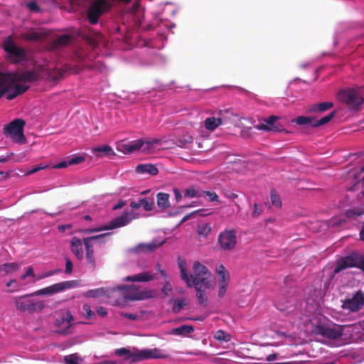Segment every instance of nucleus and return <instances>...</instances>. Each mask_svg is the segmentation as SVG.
I'll return each mask as SVG.
<instances>
[{
    "label": "nucleus",
    "instance_id": "17",
    "mask_svg": "<svg viewBox=\"0 0 364 364\" xmlns=\"http://www.w3.org/2000/svg\"><path fill=\"white\" fill-rule=\"evenodd\" d=\"M317 333L330 339H336L342 336V331L341 329L330 328L325 326H318Z\"/></svg>",
    "mask_w": 364,
    "mask_h": 364
},
{
    "label": "nucleus",
    "instance_id": "26",
    "mask_svg": "<svg viewBox=\"0 0 364 364\" xmlns=\"http://www.w3.org/2000/svg\"><path fill=\"white\" fill-rule=\"evenodd\" d=\"M46 36V33L31 29L22 35V38L28 41H38Z\"/></svg>",
    "mask_w": 364,
    "mask_h": 364
},
{
    "label": "nucleus",
    "instance_id": "34",
    "mask_svg": "<svg viewBox=\"0 0 364 364\" xmlns=\"http://www.w3.org/2000/svg\"><path fill=\"white\" fill-rule=\"evenodd\" d=\"M20 267L21 263L18 262L5 263L1 266V270L6 274H11L18 271Z\"/></svg>",
    "mask_w": 364,
    "mask_h": 364
},
{
    "label": "nucleus",
    "instance_id": "24",
    "mask_svg": "<svg viewBox=\"0 0 364 364\" xmlns=\"http://www.w3.org/2000/svg\"><path fill=\"white\" fill-rule=\"evenodd\" d=\"M135 171L140 174L148 173L151 176H155L159 173L156 166L151 164H139L136 166Z\"/></svg>",
    "mask_w": 364,
    "mask_h": 364
},
{
    "label": "nucleus",
    "instance_id": "54",
    "mask_svg": "<svg viewBox=\"0 0 364 364\" xmlns=\"http://www.w3.org/2000/svg\"><path fill=\"white\" fill-rule=\"evenodd\" d=\"M27 7L31 11L33 12H40L41 9L38 6L36 1H29L26 4Z\"/></svg>",
    "mask_w": 364,
    "mask_h": 364
},
{
    "label": "nucleus",
    "instance_id": "57",
    "mask_svg": "<svg viewBox=\"0 0 364 364\" xmlns=\"http://www.w3.org/2000/svg\"><path fill=\"white\" fill-rule=\"evenodd\" d=\"M262 213V208L259 205H258L257 203H255L253 205V212H252V217L257 218Z\"/></svg>",
    "mask_w": 364,
    "mask_h": 364
},
{
    "label": "nucleus",
    "instance_id": "6",
    "mask_svg": "<svg viewBox=\"0 0 364 364\" xmlns=\"http://www.w3.org/2000/svg\"><path fill=\"white\" fill-rule=\"evenodd\" d=\"M26 122L21 119H16L6 124L4 128V134L19 144H25L26 140L23 134V127Z\"/></svg>",
    "mask_w": 364,
    "mask_h": 364
},
{
    "label": "nucleus",
    "instance_id": "63",
    "mask_svg": "<svg viewBox=\"0 0 364 364\" xmlns=\"http://www.w3.org/2000/svg\"><path fill=\"white\" fill-rule=\"evenodd\" d=\"M97 313L100 316H105L107 314V311L105 308L100 306L97 309Z\"/></svg>",
    "mask_w": 364,
    "mask_h": 364
},
{
    "label": "nucleus",
    "instance_id": "19",
    "mask_svg": "<svg viewBox=\"0 0 364 364\" xmlns=\"http://www.w3.org/2000/svg\"><path fill=\"white\" fill-rule=\"evenodd\" d=\"M115 289L116 291H120L122 294V296L125 300L128 301H134V299H131L132 296H134L136 293H139V290L135 285H121L117 287Z\"/></svg>",
    "mask_w": 364,
    "mask_h": 364
},
{
    "label": "nucleus",
    "instance_id": "13",
    "mask_svg": "<svg viewBox=\"0 0 364 364\" xmlns=\"http://www.w3.org/2000/svg\"><path fill=\"white\" fill-rule=\"evenodd\" d=\"M364 305V293L359 290L351 298L343 301L342 308L351 312L359 311Z\"/></svg>",
    "mask_w": 364,
    "mask_h": 364
},
{
    "label": "nucleus",
    "instance_id": "60",
    "mask_svg": "<svg viewBox=\"0 0 364 364\" xmlns=\"http://www.w3.org/2000/svg\"><path fill=\"white\" fill-rule=\"evenodd\" d=\"M68 165H70V164H68V161H63L60 163H58V164H55L53 167L54 168H66Z\"/></svg>",
    "mask_w": 364,
    "mask_h": 364
},
{
    "label": "nucleus",
    "instance_id": "27",
    "mask_svg": "<svg viewBox=\"0 0 364 364\" xmlns=\"http://www.w3.org/2000/svg\"><path fill=\"white\" fill-rule=\"evenodd\" d=\"M12 87H14V90L12 92H9L6 95V99L8 100H11L14 99L15 97L22 95L29 89V86L28 85H20L16 83H15Z\"/></svg>",
    "mask_w": 364,
    "mask_h": 364
},
{
    "label": "nucleus",
    "instance_id": "39",
    "mask_svg": "<svg viewBox=\"0 0 364 364\" xmlns=\"http://www.w3.org/2000/svg\"><path fill=\"white\" fill-rule=\"evenodd\" d=\"M335 112H332L320 119H314L313 127H318L328 123L335 116Z\"/></svg>",
    "mask_w": 364,
    "mask_h": 364
},
{
    "label": "nucleus",
    "instance_id": "10",
    "mask_svg": "<svg viewBox=\"0 0 364 364\" xmlns=\"http://www.w3.org/2000/svg\"><path fill=\"white\" fill-rule=\"evenodd\" d=\"M218 243L224 251L233 250L237 245L236 231L233 229H225L220 232L218 237Z\"/></svg>",
    "mask_w": 364,
    "mask_h": 364
},
{
    "label": "nucleus",
    "instance_id": "5",
    "mask_svg": "<svg viewBox=\"0 0 364 364\" xmlns=\"http://www.w3.org/2000/svg\"><path fill=\"white\" fill-rule=\"evenodd\" d=\"M112 4L107 0H94L87 9V19L90 24L97 23L100 17L105 13L109 11Z\"/></svg>",
    "mask_w": 364,
    "mask_h": 364
},
{
    "label": "nucleus",
    "instance_id": "2",
    "mask_svg": "<svg viewBox=\"0 0 364 364\" xmlns=\"http://www.w3.org/2000/svg\"><path fill=\"white\" fill-rule=\"evenodd\" d=\"M114 354L124 359L130 360L132 363H136L147 359L167 358L169 357L165 350L159 348L138 350L133 348V351L126 348H121L114 350Z\"/></svg>",
    "mask_w": 364,
    "mask_h": 364
},
{
    "label": "nucleus",
    "instance_id": "44",
    "mask_svg": "<svg viewBox=\"0 0 364 364\" xmlns=\"http://www.w3.org/2000/svg\"><path fill=\"white\" fill-rule=\"evenodd\" d=\"M214 337L216 340L221 341L227 342L230 340V336L223 330L217 331Z\"/></svg>",
    "mask_w": 364,
    "mask_h": 364
},
{
    "label": "nucleus",
    "instance_id": "23",
    "mask_svg": "<svg viewBox=\"0 0 364 364\" xmlns=\"http://www.w3.org/2000/svg\"><path fill=\"white\" fill-rule=\"evenodd\" d=\"M156 203L159 211L162 212L167 210L171 206L169 201V194L160 192L156 195Z\"/></svg>",
    "mask_w": 364,
    "mask_h": 364
},
{
    "label": "nucleus",
    "instance_id": "20",
    "mask_svg": "<svg viewBox=\"0 0 364 364\" xmlns=\"http://www.w3.org/2000/svg\"><path fill=\"white\" fill-rule=\"evenodd\" d=\"M82 242H82V240L77 237H73L70 241L71 252L75 255L76 258L79 260H82L84 257Z\"/></svg>",
    "mask_w": 364,
    "mask_h": 364
},
{
    "label": "nucleus",
    "instance_id": "53",
    "mask_svg": "<svg viewBox=\"0 0 364 364\" xmlns=\"http://www.w3.org/2000/svg\"><path fill=\"white\" fill-rule=\"evenodd\" d=\"M77 359L78 358L75 354L66 355L64 358L65 364H78Z\"/></svg>",
    "mask_w": 364,
    "mask_h": 364
},
{
    "label": "nucleus",
    "instance_id": "3",
    "mask_svg": "<svg viewBox=\"0 0 364 364\" xmlns=\"http://www.w3.org/2000/svg\"><path fill=\"white\" fill-rule=\"evenodd\" d=\"M38 77L35 70H26L14 73H3L0 72V98L7 92L12 86L18 82H31Z\"/></svg>",
    "mask_w": 364,
    "mask_h": 364
},
{
    "label": "nucleus",
    "instance_id": "49",
    "mask_svg": "<svg viewBox=\"0 0 364 364\" xmlns=\"http://www.w3.org/2000/svg\"><path fill=\"white\" fill-rule=\"evenodd\" d=\"M229 282H218V295L219 297L222 298L225 296L228 287Z\"/></svg>",
    "mask_w": 364,
    "mask_h": 364
},
{
    "label": "nucleus",
    "instance_id": "8",
    "mask_svg": "<svg viewBox=\"0 0 364 364\" xmlns=\"http://www.w3.org/2000/svg\"><path fill=\"white\" fill-rule=\"evenodd\" d=\"M349 267H358L364 271V257L351 255L341 258L337 261L333 272L336 274Z\"/></svg>",
    "mask_w": 364,
    "mask_h": 364
},
{
    "label": "nucleus",
    "instance_id": "22",
    "mask_svg": "<svg viewBox=\"0 0 364 364\" xmlns=\"http://www.w3.org/2000/svg\"><path fill=\"white\" fill-rule=\"evenodd\" d=\"M154 205V203L153 199L151 200L145 198L139 199L137 202L132 201L129 205L132 209H138L143 207L146 211H150L153 210Z\"/></svg>",
    "mask_w": 364,
    "mask_h": 364
},
{
    "label": "nucleus",
    "instance_id": "16",
    "mask_svg": "<svg viewBox=\"0 0 364 364\" xmlns=\"http://www.w3.org/2000/svg\"><path fill=\"white\" fill-rule=\"evenodd\" d=\"M164 242H157L154 240L149 243H139L133 247L131 251L134 253H149L155 251L157 248L163 245Z\"/></svg>",
    "mask_w": 364,
    "mask_h": 364
},
{
    "label": "nucleus",
    "instance_id": "62",
    "mask_svg": "<svg viewBox=\"0 0 364 364\" xmlns=\"http://www.w3.org/2000/svg\"><path fill=\"white\" fill-rule=\"evenodd\" d=\"M173 194H174L176 201H178V202L180 201L182 198V195L181 193L180 190L177 188H174L173 189Z\"/></svg>",
    "mask_w": 364,
    "mask_h": 364
},
{
    "label": "nucleus",
    "instance_id": "61",
    "mask_svg": "<svg viewBox=\"0 0 364 364\" xmlns=\"http://www.w3.org/2000/svg\"><path fill=\"white\" fill-rule=\"evenodd\" d=\"M155 269L161 274L163 277L168 278V274H166L164 269H161L160 264H156L155 266Z\"/></svg>",
    "mask_w": 364,
    "mask_h": 364
},
{
    "label": "nucleus",
    "instance_id": "52",
    "mask_svg": "<svg viewBox=\"0 0 364 364\" xmlns=\"http://www.w3.org/2000/svg\"><path fill=\"white\" fill-rule=\"evenodd\" d=\"M85 159V157L82 156H75L68 159V164L70 165L78 164L83 162Z\"/></svg>",
    "mask_w": 364,
    "mask_h": 364
},
{
    "label": "nucleus",
    "instance_id": "32",
    "mask_svg": "<svg viewBox=\"0 0 364 364\" xmlns=\"http://www.w3.org/2000/svg\"><path fill=\"white\" fill-rule=\"evenodd\" d=\"M279 119V117L274 115H272L267 119H264V122L268 124L269 127V129L270 131L273 132H281L283 130L282 127L277 124V121Z\"/></svg>",
    "mask_w": 364,
    "mask_h": 364
},
{
    "label": "nucleus",
    "instance_id": "21",
    "mask_svg": "<svg viewBox=\"0 0 364 364\" xmlns=\"http://www.w3.org/2000/svg\"><path fill=\"white\" fill-rule=\"evenodd\" d=\"M115 293V289H107L104 287L88 290L85 296L87 298H97L102 296H110L112 294Z\"/></svg>",
    "mask_w": 364,
    "mask_h": 364
},
{
    "label": "nucleus",
    "instance_id": "35",
    "mask_svg": "<svg viewBox=\"0 0 364 364\" xmlns=\"http://www.w3.org/2000/svg\"><path fill=\"white\" fill-rule=\"evenodd\" d=\"M333 106V104L331 102H324L318 104H314L311 108V112H323L331 109Z\"/></svg>",
    "mask_w": 364,
    "mask_h": 364
},
{
    "label": "nucleus",
    "instance_id": "38",
    "mask_svg": "<svg viewBox=\"0 0 364 364\" xmlns=\"http://www.w3.org/2000/svg\"><path fill=\"white\" fill-rule=\"evenodd\" d=\"M206 289H204V288L196 289V296H197L198 303L204 307L208 306V298L205 296V290Z\"/></svg>",
    "mask_w": 364,
    "mask_h": 364
},
{
    "label": "nucleus",
    "instance_id": "7",
    "mask_svg": "<svg viewBox=\"0 0 364 364\" xmlns=\"http://www.w3.org/2000/svg\"><path fill=\"white\" fill-rule=\"evenodd\" d=\"M109 235V232H107L95 236L87 237L83 239V244L86 251V259L88 264L93 269L96 267V262L94 257V245L96 243H105V238Z\"/></svg>",
    "mask_w": 364,
    "mask_h": 364
},
{
    "label": "nucleus",
    "instance_id": "58",
    "mask_svg": "<svg viewBox=\"0 0 364 364\" xmlns=\"http://www.w3.org/2000/svg\"><path fill=\"white\" fill-rule=\"evenodd\" d=\"M121 316L124 318H127L128 319L132 320V321H136L139 318V316L134 314H130V313L122 312L121 314Z\"/></svg>",
    "mask_w": 364,
    "mask_h": 364
},
{
    "label": "nucleus",
    "instance_id": "36",
    "mask_svg": "<svg viewBox=\"0 0 364 364\" xmlns=\"http://www.w3.org/2000/svg\"><path fill=\"white\" fill-rule=\"evenodd\" d=\"M184 196L187 198H201L203 197L202 190L195 186H191L185 189Z\"/></svg>",
    "mask_w": 364,
    "mask_h": 364
},
{
    "label": "nucleus",
    "instance_id": "59",
    "mask_svg": "<svg viewBox=\"0 0 364 364\" xmlns=\"http://www.w3.org/2000/svg\"><path fill=\"white\" fill-rule=\"evenodd\" d=\"M269 126L267 123L264 122L263 123H260L258 124L255 125V128L257 130H264V131H270L269 129Z\"/></svg>",
    "mask_w": 364,
    "mask_h": 364
},
{
    "label": "nucleus",
    "instance_id": "1",
    "mask_svg": "<svg viewBox=\"0 0 364 364\" xmlns=\"http://www.w3.org/2000/svg\"><path fill=\"white\" fill-rule=\"evenodd\" d=\"M181 277L186 283L188 287H194L195 289H210L213 286L212 275L208 268L200 262L196 261L193 266V273L188 274L186 269V263L180 262L178 264Z\"/></svg>",
    "mask_w": 364,
    "mask_h": 364
},
{
    "label": "nucleus",
    "instance_id": "50",
    "mask_svg": "<svg viewBox=\"0 0 364 364\" xmlns=\"http://www.w3.org/2000/svg\"><path fill=\"white\" fill-rule=\"evenodd\" d=\"M345 222L346 220L344 218L336 217L329 220V226L339 227L341 226Z\"/></svg>",
    "mask_w": 364,
    "mask_h": 364
},
{
    "label": "nucleus",
    "instance_id": "18",
    "mask_svg": "<svg viewBox=\"0 0 364 364\" xmlns=\"http://www.w3.org/2000/svg\"><path fill=\"white\" fill-rule=\"evenodd\" d=\"M156 276L150 272H144L132 276H127L124 279L128 282H146L154 280Z\"/></svg>",
    "mask_w": 364,
    "mask_h": 364
},
{
    "label": "nucleus",
    "instance_id": "55",
    "mask_svg": "<svg viewBox=\"0 0 364 364\" xmlns=\"http://www.w3.org/2000/svg\"><path fill=\"white\" fill-rule=\"evenodd\" d=\"M73 264L71 260L69 258L65 257V273L68 274H71L73 272Z\"/></svg>",
    "mask_w": 364,
    "mask_h": 364
},
{
    "label": "nucleus",
    "instance_id": "14",
    "mask_svg": "<svg viewBox=\"0 0 364 364\" xmlns=\"http://www.w3.org/2000/svg\"><path fill=\"white\" fill-rule=\"evenodd\" d=\"M339 98L350 108H357L363 102V98L354 90H342L339 92Z\"/></svg>",
    "mask_w": 364,
    "mask_h": 364
},
{
    "label": "nucleus",
    "instance_id": "45",
    "mask_svg": "<svg viewBox=\"0 0 364 364\" xmlns=\"http://www.w3.org/2000/svg\"><path fill=\"white\" fill-rule=\"evenodd\" d=\"M211 232V226L206 223L198 227V233L200 235L208 236Z\"/></svg>",
    "mask_w": 364,
    "mask_h": 364
},
{
    "label": "nucleus",
    "instance_id": "46",
    "mask_svg": "<svg viewBox=\"0 0 364 364\" xmlns=\"http://www.w3.org/2000/svg\"><path fill=\"white\" fill-rule=\"evenodd\" d=\"M83 315L86 318H92L95 316V313L92 311L89 304H85L82 306Z\"/></svg>",
    "mask_w": 364,
    "mask_h": 364
},
{
    "label": "nucleus",
    "instance_id": "47",
    "mask_svg": "<svg viewBox=\"0 0 364 364\" xmlns=\"http://www.w3.org/2000/svg\"><path fill=\"white\" fill-rule=\"evenodd\" d=\"M353 177L357 183L361 182L364 184V166L354 173Z\"/></svg>",
    "mask_w": 364,
    "mask_h": 364
},
{
    "label": "nucleus",
    "instance_id": "56",
    "mask_svg": "<svg viewBox=\"0 0 364 364\" xmlns=\"http://www.w3.org/2000/svg\"><path fill=\"white\" fill-rule=\"evenodd\" d=\"M34 276H35V273H34L33 267H28L27 268L26 272H25V274L21 275V279L22 280H24L28 277H34Z\"/></svg>",
    "mask_w": 364,
    "mask_h": 364
},
{
    "label": "nucleus",
    "instance_id": "43",
    "mask_svg": "<svg viewBox=\"0 0 364 364\" xmlns=\"http://www.w3.org/2000/svg\"><path fill=\"white\" fill-rule=\"evenodd\" d=\"M270 198L272 205L276 208H280L282 206L280 197L274 190L271 191Z\"/></svg>",
    "mask_w": 364,
    "mask_h": 364
},
{
    "label": "nucleus",
    "instance_id": "15",
    "mask_svg": "<svg viewBox=\"0 0 364 364\" xmlns=\"http://www.w3.org/2000/svg\"><path fill=\"white\" fill-rule=\"evenodd\" d=\"M229 113V110H221L218 113V117H211L206 118L204 121V127L209 131H214L226 120L227 115Z\"/></svg>",
    "mask_w": 364,
    "mask_h": 364
},
{
    "label": "nucleus",
    "instance_id": "64",
    "mask_svg": "<svg viewBox=\"0 0 364 364\" xmlns=\"http://www.w3.org/2000/svg\"><path fill=\"white\" fill-rule=\"evenodd\" d=\"M225 196L230 199H235L238 197L237 194L230 192L229 191L224 193Z\"/></svg>",
    "mask_w": 364,
    "mask_h": 364
},
{
    "label": "nucleus",
    "instance_id": "28",
    "mask_svg": "<svg viewBox=\"0 0 364 364\" xmlns=\"http://www.w3.org/2000/svg\"><path fill=\"white\" fill-rule=\"evenodd\" d=\"M215 272L218 276V282H230V274L225 267L220 264L216 267Z\"/></svg>",
    "mask_w": 364,
    "mask_h": 364
},
{
    "label": "nucleus",
    "instance_id": "25",
    "mask_svg": "<svg viewBox=\"0 0 364 364\" xmlns=\"http://www.w3.org/2000/svg\"><path fill=\"white\" fill-rule=\"evenodd\" d=\"M72 37L68 34H63L55 38L50 45L51 48L58 49L67 46L71 41Z\"/></svg>",
    "mask_w": 364,
    "mask_h": 364
},
{
    "label": "nucleus",
    "instance_id": "31",
    "mask_svg": "<svg viewBox=\"0 0 364 364\" xmlns=\"http://www.w3.org/2000/svg\"><path fill=\"white\" fill-rule=\"evenodd\" d=\"M92 153L96 156H104L114 154L113 149L109 145H103L93 149Z\"/></svg>",
    "mask_w": 364,
    "mask_h": 364
},
{
    "label": "nucleus",
    "instance_id": "33",
    "mask_svg": "<svg viewBox=\"0 0 364 364\" xmlns=\"http://www.w3.org/2000/svg\"><path fill=\"white\" fill-rule=\"evenodd\" d=\"M194 331L193 326L191 325H182L179 327L173 328L172 333L178 336H187Z\"/></svg>",
    "mask_w": 364,
    "mask_h": 364
},
{
    "label": "nucleus",
    "instance_id": "48",
    "mask_svg": "<svg viewBox=\"0 0 364 364\" xmlns=\"http://www.w3.org/2000/svg\"><path fill=\"white\" fill-rule=\"evenodd\" d=\"M203 197L207 196L210 202L219 201V197L215 192L202 191Z\"/></svg>",
    "mask_w": 364,
    "mask_h": 364
},
{
    "label": "nucleus",
    "instance_id": "40",
    "mask_svg": "<svg viewBox=\"0 0 364 364\" xmlns=\"http://www.w3.org/2000/svg\"><path fill=\"white\" fill-rule=\"evenodd\" d=\"M169 303L173 304L172 311L174 313H178L186 305L184 299H171Z\"/></svg>",
    "mask_w": 364,
    "mask_h": 364
},
{
    "label": "nucleus",
    "instance_id": "4",
    "mask_svg": "<svg viewBox=\"0 0 364 364\" xmlns=\"http://www.w3.org/2000/svg\"><path fill=\"white\" fill-rule=\"evenodd\" d=\"M33 295L30 294L15 297L14 301L16 309L29 314L41 311L46 306L44 301L29 299V296Z\"/></svg>",
    "mask_w": 364,
    "mask_h": 364
},
{
    "label": "nucleus",
    "instance_id": "41",
    "mask_svg": "<svg viewBox=\"0 0 364 364\" xmlns=\"http://www.w3.org/2000/svg\"><path fill=\"white\" fill-rule=\"evenodd\" d=\"M294 122L299 125L309 124L313 127L314 118L311 117L300 116L298 117Z\"/></svg>",
    "mask_w": 364,
    "mask_h": 364
},
{
    "label": "nucleus",
    "instance_id": "51",
    "mask_svg": "<svg viewBox=\"0 0 364 364\" xmlns=\"http://www.w3.org/2000/svg\"><path fill=\"white\" fill-rule=\"evenodd\" d=\"M173 291L172 285L169 281H166L161 289L164 296H167Z\"/></svg>",
    "mask_w": 364,
    "mask_h": 364
},
{
    "label": "nucleus",
    "instance_id": "11",
    "mask_svg": "<svg viewBox=\"0 0 364 364\" xmlns=\"http://www.w3.org/2000/svg\"><path fill=\"white\" fill-rule=\"evenodd\" d=\"M77 282L75 280L65 281L60 283L54 284L51 286L41 289L32 293L36 296L41 295H53L56 293L63 291L65 289L73 288L77 286Z\"/></svg>",
    "mask_w": 364,
    "mask_h": 364
},
{
    "label": "nucleus",
    "instance_id": "30",
    "mask_svg": "<svg viewBox=\"0 0 364 364\" xmlns=\"http://www.w3.org/2000/svg\"><path fill=\"white\" fill-rule=\"evenodd\" d=\"M156 295V291L154 289H146L143 291H139V293H136L134 296L131 299L134 300H145L148 299L154 298Z\"/></svg>",
    "mask_w": 364,
    "mask_h": 364
},
{
    "label": "nucleus",
    "instance_id": "9",
    "mask_svg": "<svg viewBox=\"0 0 364 364\" xmlns=\"http://www.w3.org/2000/svg\"><path fill=\"white\" fill-rule=\"evenodd\" d=\"M3 48L9 55L11 61L15 63H21L26 58V50L17 46L11 38H8L4 41Z\"/></svg>",
    "mask_w": 364,
    "mask_h": 364
},
{
    "label": "nucleus",
    "instance_id": "12",
    "mask_svg": "<svg viewBox=\"0 0 364 364\" xmlns=\"http://www.w3.org/2000/svg\"><path fill=\"white\" fill-rule=\"evenodd\" d=\"M136 218V214L132 212L124 211L121 215L111 220L108 225L101 226V230H112L125 226Z\"/></svg>",
    "mask_w": 364,
    "mask_h": 364
},
{
    "label": "nucleus",
    "instance_id": "42",
    "mask_svg": "<svg viewBox=\"0 0 364 364\" xmlns=\"http://www.w3.org/2000/svg\"><path fill=\"white\" fill-rule=\"evenodd\" d=\"M161 143V139H151L149 140H144V147L143 148V151L149 152L150 149L153 145L160 144Z\"/></svg>",
    "mask_w": 364,
    "mask_h": 364
},
{
    "label": "nucleus",
    "instance_id": "29",
    "mask_svg": "<svg viewBox=\"0 0 364 364\" xmlns=\"http://www.w3.org/2000/svg\"><path fill=\"white\" fill-rule=\"evenodd\" d=\"M123 147L127 152L129 153L139 150L141 149H143V148L144 147V140L138 139L132 141L128 144H123Z\"/></svg>",
    "mask_w": 364,
    "mask_h": 364
},
{
    "label": "nucleus",
    "instance_id": "37",
    "mask_svg": "<svg viewBox=\"0 0 364 364\" xmlns=\"http://www.w3.org/2000/svg\"><path fill=\"white\" fill-rule=\"evenodd\" d=\"M211 214H212V212L208 209H199V210H195V211L186 215V216H184L181 223H183V222L186 221L187 220H188L189 218H191V217H193L196 215H198L200 217H205V216L210 215Z\"/></svg>",
    "mask_w": 364,
    "mask_h": 364
}]
</instances>
